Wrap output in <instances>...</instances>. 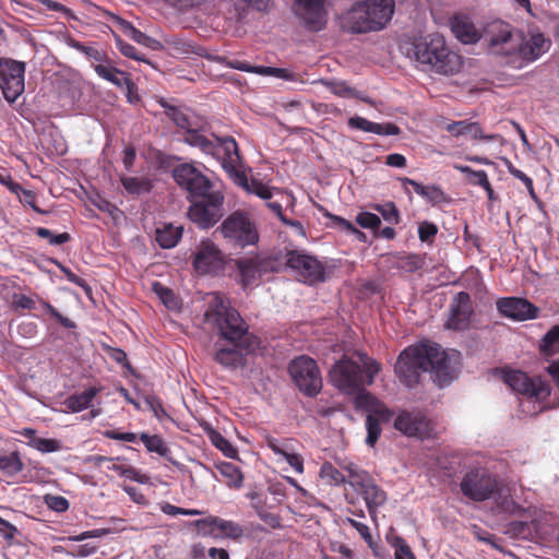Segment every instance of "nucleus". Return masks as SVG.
<instances>
[{
	"label": "nucleus",
	"mask_w": 559,
	"mask_h": 559,
	"mask_svg": "<svg viewBox=\"0 0 559 559\" xmlns=\"http://www.w3.org/2000/svg\"><path fill=\"white\" fill-rule=\"evenodd\" d=\"M455 169L466 175L467 181L471 185L476 186L479 180H481V177L486 174L484 170H473L468 166L463 165H456L454 166Z\"/></svg>",
	"instance_id": "obj_58"
},
{
	"label": "nucleus",
	"mask_w": 559,
	"mask_h": 559,
	"mask_svg": "<svg viewBox=\"0 0 559 559\" xmlns=\"http://www.w3.org/2000/svg\"><path fill=\"white\" fill-rule=\"evenodd\" d=\"M204 321L231 344V346L216 350L214 356L216 362L228 369L243 367L246 355L258 348L259 341L248 331V325L239 312L231 308L222 296L211 294Z\"/></svg>",
	"instance_id": "obj_1"
},
{
	"label": "nucleus",
	"mask_w": 559,
	"mask_h": 559,
	"mask_svg": "<svg viewBox=\"0 0 559 559\" xmlns=\"http://www.w3.org/2000/svg\"><path fill=\"white\" fill-rule=\"evenodd\" d=\"M12 304L16 309H33L35 306V301L25 295H14Z\"/></svg>",
	"instance_id": "obj_64"
},
{
	"label": "nucleus",
	"mask_w": 559,
	"mask_h": 559,
	"mask_svg": "<svg viewBox=\"0 0 559 559\" xmlns=\"http://www.w3.org/2000/svg\"><path fill=\"white\" fill-rule=\"evenodd\" d=\"M154 292L158 295L167 308L175 309L177 307V298L169 288L164 287L159 283H155Z\"/></svg>",
	"instance_id": "obj_52"
},
{
	"label": "nucleus",
	"mask_w": 559,
	"mask_h": 559,
	"mask_svg": "<svg viewBox=\"0 0 559 559\" xmlns=\"http://www.w3.org/2000/svg\"><path fill=\"white\" fill-rule=\"evenodd\" d=\"M223 477L226 478V484L231 488H240L243 481V475L238 466L230 462H222L216 465Z\"/></svg>",
	"instance_id": "obj_33"
},
{
	"label": "nucleus",
	"mask_w": 559,
	"mask_h": 559,
	"mask_svg": "<svg viewBox=\"0 0 559 559\" xmlns=\"http://www.w3.org/2000/svg\"><path fill=\"white\" fill-rule=\"evenodd\" d=\"M110 532H111L110 528H99V530L86 531V532L81 533L80 535L71 536V537H69V539L73 540V542H82V540H85L88 538H96V537H102V536L108 535V534H110Z\"/></svg>",
	"instance_id": "obj_61"
},
{
	"label": "nucleus",
	"mask_w": 559,
	"mask_h": 559,
	"mask_svg": "<svg viewBox=\"0 0 559 559\" xmlns=\"http://www.w3.org/2000/svg\"><path fill=\"white\" fill-rule=\"evenodd\" d=\"M25 64L12 59L0 58V90L9 103L24 92Z\"/></svg>",
	"instance_id": "obj_13"
},
{
	"label": "nucleus",
	"mask_w": 559,
	"mask_h": 559,
	"mask_svg": "<svg viewBox=\"0 0 559 559\" xmlns=\"http://www.w3.org/2000/svg\"><path fill=\"white\" fill-rule=\"evenodd\" d=\"M219 228L224 238L235 247L245 248L255 245L259 240L255 225L246 214L240 212L229 215Z\"/></svg>",
	"instance_id": "obj_10"
},
{
	"label": "nucleus",
	"mask_w": 559,
	"mask_h": 559,
	"mask_svg": "<svg viewBox=\"0 0 559 559\" xmlns=\"http://www.w3.org/2000/svg\"><path fill=\"white\" fill-rule=\"evenodd\" d=\"M483 38L490 53L515 57V48L521 43V31L504 21L495 20L484 27Z\"/></svg>",
	"instance_id": "obj_7"
},
{
	"label": "nucleus",
	"mask_w": 559,
	"mask_h": 559,
	"mask_svg": "<svg viewBox=\"0 0 559 559\" xmlns=\"http://www.w3.org/2000/svg\"><path fill=\"white\" fill-rule=\"evenodd\" d=\"M248 498L251 500V507L258 512V507L264 510H271L282 503V498L270 496L266 492H249Z\"/></svg>",
	"instance_id": "obj_35"
},
{
	"label": "nucleus",
	"mask_w": 559,
	"mask_h": 559,
	"mask_svg": "<svg viewBox=\"0 0 559 559\" xmlns=\"http://www.w3.org/2000/svg\"><path fill=\"white\" fill-rule=\"evenodd\" d=\"M352 394L355 395V405L357 408H365L369 411L370 414L377 415L383 420L389 419L391 415L390 411L371 393L366 391L365 388Z\"/></svg>",
	"instance_id": "obj_26"
},
{
	"label": "nucleus",
	"mask_w": 559,
	"mask_h": 559,
	"mask_svg": "<svg viewBox=\"0 0 559 559\" xmlns=\"http://www.w3.org/2000/svg\"><path fill=\"white\" fill-rule=\"evenodd\" d=\"M120 182L124 190L130 194L148 193L153 188V182L148 177H128L122 176Z\"/></svg>",
	"instance_id": "obj_31"
},
{
	"label": "nucleus",
	"mask_w": 559,
	"mask_h": 559,
	"mask_svg": "<svg viewBox=\"0 0 559 559\" xmlns=\"http://www.w3.org/2000/svg\"><path fill=\"white\" fill-rule=\"evenodd\" d=\"M320 477L328 480L330 485H343L348 484L347 478L330 462L322 464L320 468Z\"/></svg>",
	"instance_id": "obj_44"
},
{
	"label": "nucleus",
	"mask_w": 559,
	"mask_h": 559,
	"mask_svg": "<svg viewBox=\"0 0 559 559\" xmlns=\"http://www.w3.org/2000/svg\"><path fill=\"white\" fill-rule=\"evenodd\" d=\"M70 46L72 48L83 52L88 58H91L95 61L102 62V61L106 60V55L93 46H85L84 44L76 41V40H71Z\"/></svg>",
	"instance_id": "obj_50"
},
{
	"label": "nucleus",
	"mask_w": 559,
	"mask_h": 559,
	"mask_svg": "<svg viewBox=\"0 0 559 559\" xmlns=\"http://www.w3.org/2000/svg\"><path fill=\"white\" fill-rule=\"evenodd\" d=\"M402 181L404 185H411L417 194L421 195L423 198H426L428 201L440 202L443 198V192L439 187L423 186L419 182L409 178H404L402 179Z\"/></svg>",
	"instance_id": "obj_34"
},
{
	"label": "nucleus",
	"mask_w": 559,
	"mask_h": 559,
	"mask_svg": "<svg viewBox=\"0 0 559 559\" xmlns=\"http://www.w3.org/2000/svg\"><path fill=\"white\" fill-rule=\"evenodd\" d=\"M343 522L350 524L359 533V535L368 544V546L373 549V539L370 534L369 527L366 524L358 522L352 518H346L343 520Z\"/></svg>",
	"instance_id": "obj_56"
},
{
	"label": "nucleus",
	"mask_w": 559,
	"mask_h": 559,
	"mask_svg": "<svg viewBox=\"0 0 559 559\" xmlns=\"http://www.w3.org/2000/svg\"><path fill=\"white\" fill-rule=\"evenodd\" d=\"M35 233L38 237L48 239L49 243L53 246L63 245L71 239V236L68 233L53 235L49 229L44 227H37Z\"/></svg>",
	"instance_id": "obj_48"
},
{
	"label": "nucleus",
	"mask_w": 559,
	"mask_h": 559,
	"mask_svg": "<svg viewBox=\"0 0 559 559\" xmlns=\"http://www.w3.org/2000/svg\"><path fill=\"white\" fill-rule=\"evenodd\" d=\"M44 500L46 506L56 512H64L69 509V501L62 496L46 495Z\"/></svg>",
	"instance_id": "obj_54"
},
{
	"label": "nucleus",
	"mask_w": 559,
	"mask_h": 559,
	"mask_svg": "<svg viewBox=\"0 0 559 559\" xmlns=\"http://www.w3.org/2000/svg\"><path fill=\"white\" fill-rule=\"evenodd\" d=\"M465 497L474 501L492 498L499 490L497 478L484 468H474L466 473L461 481Z\"/></svg>",
	"instance_id": "obj_11"
},
{
	"label": "nucleus",
	"mask_w": 559,
	"mask_h": 559,
	"mask_svg": "<svg viewBox=\"0 0 559 559\" xmlns=\"http://www.w3.org/2000/svg\"><path fill=\"white\" fill-rule=\"evenodd\" d=\"M95 72L104 80L112 83L117 87L123 88L127 87L128 91L131 90L133 86L132 81L127 75L126 72L110 66V64H104L98 63L94 66Z\"/></svg>",
	"instance_id": "obj_27"
},
{
	"label": "nucleus",
	"mask_w": 559,
	"mask_h": 559,
	"mask_svg": "<svg viewBox=\"0 0 559 559\" xmlns=\"http://www.w3.org/2000/svg\"><path fill=\"white\" fill-rule=\"evenodd\" d=\"M328 0H294L293 10L302 26L310 32L323 29L328 22Z\"/></svg>",
	"instance_id": "obj_14"
},
{
	"label": "nucleus",
	"mask_w": 559,
	"mask_h": 559,
	"mask_svg": "<svg viewBox=\"0 0 559 559\" xmlns=\"http://www.w3.org/2000/svg\"><path fill=\"white\" fill-rule=\"evenodd\" d=\"M451 31L463 44H475L483 38V32L475 26L468 16L463 14L453 16Z\"/></svg>",
	"instance_id": "obj_24"
},
{
	"label": "nucleus",
	"mask_w": 559,
	"mask_h": 559,
	"mask_svg": "<svg viewBox=\"0 0 559 559\" xmlns=\"http://www.w3.org/2000/svg\"><path fill=\"white\" fill-rule=\"evenodd\" d=\"M211 440L227 457L235 459L237 456V450L221 433L213 432Z\"/></svg>",
	"instance_id": "obj_49"
},
{
	"label": "nucleus",
	"mask_w": 559,
	"mask_h": 559,
	"mask_svg": "<svg viewBox=\"0 0 559 559\" xmlns=\"http://www.w3.org/2000/svg\"><path fill=\"white\" fill-rule=\"evenodd\" d=\"M356 222L362 228L377 229L381 225V219L378 215L369 212H361L357 215Z\"/></svg>",
	"instance_id": "obj_55"
},
{
	"label": "nucleus",
	"mask_w": 559,
	"mask_h": 559,
	"mask_svg": "<svg viewBox=\"0 0 559 559\" xmlns=\"http://www.w3.org/2000/svg\"><path fill=\"white\" fill-rule=\"evenodd\" d=\"M438 233V228L435 224L424 222L418 227V236L421 241H428Z\"/></svg>",
	"instance_id": "obj_62"
},
{
	"label": "nucleus",
	"mask_w": 559,
	"mask_h": 559,
	"mask_svg": "<svg viewBox=\"0 0 559 559\" xmlns=\"http://www.w3.org/2000/svg\"><path fill=\"white\" fill-rule=\"evenodd\" d=\"M499 312L510 319L524 321L534 319L538 309L528 300L518 297L501 298L497 301Z\"/></svg>",
	"instance_id": "obj_21"
},
{
	"label": "nucleus",
	"mask_w": 559,
	"mask_h": 559,
	"mask_svg": "<svg viewBox=\"0 0 559 559\" xmlns=\"http://www.w3.org/2000/svg\"><path fill=\"white\" fill-rule=\"evenodd\" d=\"M550 45V39L539 32L528 33L527 35L521 32V43L515 48V56L526 62H533L548 51Z\"/></svg>",
	"instance_id": "obj_18"
},
{
	"label": "nucleus",
	"mask_w": 559,
	"mask_h": 559,
	"mask_svg": "<svg viewBox=\"0 0 559 559\" xmlns=\"http://www.w3.org/2000/svg\"><path fill=\"white\" fill-rule=\"evenodd\" d=\"M504 382L515 392L544 399L549 395L548 386L542 381H534L526 373L518 370L503 371Z\"/></svg>",
	"instance_id": "obj_16"
},
{
	"label": "nucleus",
	"mask_w": 559,
	"mask_h": 559,
	"mask_svg": "<svg viewBox=\"0 0 559 559\" xmlns=\"http://www.w3.org/2000/svg\"><path fill=\"white\" fill-rule=\"evenodd\" d=\"M119 24L121 31L135 43L143 45L152 50H159L162 48V44L158 40L142 33L130 22L120 19Z\"/></svg>",
	"instance_id": "obj_29"
},
{
	"label": "nucleus",
	"mask_w": 559,
	"mask_h": 559,
	"mask_svg": "<svg viewBox=\"0 0 559 559\" xmlns=\"http://www.w3.org/2000/svg\"><path fill=\"white\" fill-rule=\"evenodd\" d=\"M540 352L545 355H554L559 349V324L551 328L542 338Z\"/></svg>",
	"instance_id": "obj_42"
},
{
	"label": "nucleus",
	"mask_w": 559,
	"mask_h": 559,
	"mask_svg": "<svg viewBox=\"0 0 559 559\" xmlns=\"http://www.w3.org/2000/svg\"><path fill=\"white\" fill-rule=\"evenodd\" d=\"M472 312L469 295L465 292L457 293L450 306V316L444 324L445 328L450 330H465L469 324Z\"/></svg>",
	"instance_id": "obj_20"
},
{
	"label": "nucleus",
	"mask_w": 559,
	"mask_h": 559,
	"mask_svg": "<svg viewBox=\"0 0 559 559\" xmlns=\"http://www.w3.org/2000/svg\"><path fill=\"white\" fill-rule=\"evenodd\" d=\"M288 372L296 386L307 396H316L322 389V377L314 359L299 356L290 361Z\"/></svg>",
	"instance_id": "obj_8"
},
{
	"label": "nucleus",
	"mask_w": 559,
	"mask_h": 559,
	"mask_svg": "<svg viewBox=\"0 0 559 559\" xmlns=\"http://www.w3.org/2000/svg\"><path fill=\"white\" fill-rule=\"evenodd\" d=\"M447 131L454 136L467 135L472 139L492 140L495 135H484L480 126L477 122H468L466 120L455 121L447 124Z\"/></svg>",
	"instance_id": "obj_28"
},
{
	"label": "nucleus",
	"mask_w": 559,
	"mask_h": 559,
	"mask_svg": "<svg viewBox=\"0 0 559 559\" xmlns=\"http://www.w3.org/2000/svg\"><path fill=\"white\" fill-rule=\"evenodd\" d=\"M117 45H118L120 52L124 57L146 62V60L144 58H142L140 55H138L136 49L132 45L123 41L120 38L117 39Z\"/></svg>",
	"instance_id": "obj_60"
},
{
	"label": "nucleus",
	"mask_w": 559,
	"mask_h": 559,
	"mask_svg": "<svg viewBox=\"0 0 559 559\" xmlns=\"http://www.w3.org/2000/svg\"><path fill=\"white\" fill-rule=\"evenodd\" d=\"M109 469L117 472L119 475L127 477L129 479H133L138 483H145L146 477L144 475H141L135 468L131 466H123L118 464H112L108 467Z\"/></svg>",
	"instance_id": "obj_51"
},
{
	"label": "nucleus",
	"mask_w": 559,
	"mask_h": 559,
	"mask_svg": "<svg viewBox=\"0 0 559 559\" xmlns=\"http://www.w3.org/2000/svg\"><path fill=\"white\" fill-rule=\"evenodd\" d=\"M182 235L181 226H174L173 224L165 225L156 229V241L164 249L174 248Z\"/></svg>",
	"instance_id": "obj_30"
},
{
	"label": "nucleus",
	"mask_w": 559,
	"mask_h": 559,
	"mask_svg": "<svg viewBox=\"0 0 559 559\" xmlns=\"http://www.w3.org/2000/svg\"><path fill=\"white\" fill-rule=\"evenodd\" d=\"M394 427L408 437L426 438L430 432L429 420L419 413L402 412L394 420Z\"/></svg>",
	"instance_id": "obj_22"
},
{
	"label": "nucleus",
	"mask_w": 559,
	"mask_h": 559,
	"mask_svg": "<svg viewBox=\"0 0 559 559\" xmlns=\"http://www.w3.org/2000/svg\"><path fill=\"white\" fill-rule=\"evenodd\" d=\"M379 416L369 414L366 419V428H367V438L366 443L370 447H373L379 439L381 433L380 425H379Z\"/></svg>",
	"instance_id": "obj_45"
},
{
	"label": "nucleus",
	"mask_w": 559,
	"mask_h": 559,
	"mask_svg": "<svg viewBox=\"0 0 559 559\" xmlns=\"http://www.w3.org/2000/svg\"><path fill=\"white\" fill-rule=\"evenodd\" d=\"M236 179L239 185L245 187L249 192L257 194L263 200H269L272 198V191L271 189L258 180H251V182H248L247 177L245 174L236 173Z\"/></svg>",
	"instance_id": "obj_37"
},
{
	"label": "nucleus",
	"mask_w": 559,
	"mask_h": 559,
	"mask_svg": "<svg viewBox=\"0 0 559 559\" xmlns=\"http://www.w3.org/2000/svg\"><path fill=\"white\" fill-rule=\"evenodd\" d=\"M197 528L205 534H211L213 528H218L226 537L238 539L243 535L242 527L233 522L217 516H209L194 522Z\"/></svg>",
	"instance_id": "obj_23"
},
{
	"label": "nucleus",
	"mask_w": 559,
	"mask_h": 559,
	"mask_svg": "<svg viewBox=\"0 0 559 559\" xmlns=\"http://www.w3.org/2000/svg\"><path fill=\"white\" fill-rule=\"evenodd\" d=\"M176 183L188 193L189 218L200 228L214 226L224 215V195L197 166L182 163L173 169Z\"/></svg>",
	"instance_id": "obj_2"
},
{
	"label": "nucleus",
	"mask_w": 559,
	"mask_h": 559,
	"mask_svg": "<svg viewBox=\"0 0 559 559\" xmlns=\"http://www.w3.org/2000/svg\"><path fill=\"white\" fill-rule=\"evenodd\" d=\"M393 13V0L359 1L340 17V25L349 33L377 32L386 25Z\"/></svg>",
	"instance_id": "obj_5"
},
{
	"label": "nucleus",
	"mask_w": 559,
	"mask_h": 559,
	"mask_svg": "<svg viewBox=\"0 0 559 559\" xmlns=\"http://www.w3.org/2000/svg\"><path fill=\"white\" fill-rule=\"evenodd\" d=\"M258 516L270 527L277 528L281 526V519L277 514L269 512V510L258 507Z\"/></svg>",
	"instance_id": "obj_59"
},
{
	"label": "nucleus",
	"mask_w": 559,
	"mask_h": 559,
	"mask_svg": "<svg viewBox=\"0 0 559 559\" xmlns=\"http://www.w3.org/2000/svg\"><path fill=\"white\" fill-rule=\"evenodd\" d=\"M347 123L352 129L379 135H397L401 133V129L394 123H377L360 116L350 117Z\"/></svg>",
	"instance_id": "obj_25"
},
{
	"label": "nucleus",
	"mask_w": 559,
	"mask_h": 559,
	"mask_svg": "<svg viewBox=\"0 0 559 559\" xmlns=\"http://www.w3.org/2000/svg\"><path fill=\"white\" fill-rule=\"evenodd\" d=\"M373 209L379 212L383 219L390 224H399L400 214L399 210L393 202H386L384 204H376Z\"/></svg>",
	"instance_id": "obj_47"
},
{
	"label": "nucleus",
	"mask_w": 559,
	"mask_h": 559,
	"mask_svg": "<svg viewBox=\"0 0 559 559\" xmlns=\"http://www.w3.org/2000/svg\"><path fill=\"white\" fill-rule=\"evenodd\" d=\"M33 445L36 450L43 453H50L59 451L61 445L60 442L56 439H45V438H35L33 440Z\"/></svg>",
	"instance_id": "obj_53"
},
{
	"label": "nucleus",
	"mask_w": 559,
	"mask_h": 559,
	"mask_svg": "<svg viewBox=\"0 0 559 559\" xmlns=\"http://www.w3.org/2000/svg\"><path fill=\"white\" fill-rule=\"evenodd\" d=\"M355 357L356 359L342 357L329 372L331 383L346 394L355 393L372 384L376 374L381 369L380 364L365 353L357 352Z\"/></svg>",
	"instance_id": "obj_4"
},
{
	"label": "nucleus",
	"mask_w": 559,
	"mask_h": 559,
	"mask_svg": "<svg viewBox=\"0 0 559 559\" xmlns=\"http://www.w3.org/2000/svg\"><path fill=\"white\" fill-rule=\"evenodd\" d=\"M235 263L243 287L255 284L262 275L277 270L275 260L262 255L237 259Z\"/></svg>",
	"instance_id": "obj_15"
},
{
	"label": "nucleus",
	"mask_w": 559,
	"mask_h": 559,
	"mask_svg": "<svg viewBox=\"0 0 559 559\" xmlns=\"http://www.w3.org/2000/svg\"><path fill=\"white\" fill-rule=\"evenodd\" d=\"M336 464L338 467L348 473L349 479H347L348 485L354 487L356 481H360L366 477L369 473L365 469L358 467L354 462L348 459H336Z\"/></svg>",
	"instance_id": "obj_39"
},
{
	"label": "nucleus",
	"mask_w": 559,
	"mask_h": 559,
	"mask_svg": "<svg viewBox=\"0 0 559 559\" xmlns=\"http://www.w3.org/2000/svg\"><path fill=\"white\" fill-rule=\"evenodd\" d=\"M427 344H417L406 347L394 365V371L400 382L407 388L419 383L420 376L427 371Z\"/></svg>",
	"instance_id": "obj_6"
},
{
	"label": "nucleus",
	"mask_w": 559,
	"mask_h": 559,
	"mask_svg": "<svg viewBox=\"0 0 559 559\" xmlns=\"http://www.w3.org/2000/svg\"><path fill=\"white\" fill-rule=\"evenodd\" d=\"M140 439L150 452H155L164 457H168V454H170V450L159 436H150L143 432Z\"/></svg>",
	"instance_id": "obj_40"
},
{
	"label": "nucleus",
	"mask_w": 559,
	"mask_h": 559,
	"mask_svg": "<svg viewBox=\"0 0 559 559\" xmlns=\"http://www.w3.org/2000/svg\"><path fill=\"white\" fill-rule=\"evenodd\" d=\"M23 468L24 464L17 452H11L10 454L0 453V471L9 476H14Z\"/></svg>",
	"instance_id": "obj_38"
},
{
	"label": "nucleus",
	"mask_w": 559,
	"mask_h": 559,
	"mask_svg": "<svg viewBox=\"0 0 559 559\" xmlns=\"http://www.w3.org/2000/svg\"><path fill=\"white\" fill-rule=\"evenodd\" d=\"M185 141L192 146L199 147L206 154L216 155L217 145L195 130H188Z\"/></svg>",
	"instance_id": "obj_36"
},
{
	"label": "nucleus",
	"mask_w": 559,
	"mask_h": 559,
	"mask_svg": "<svg viewBox=\"0 0 559 559\" xmlns=\"http://www.w3.org/2000/svg\"><path fill=\"white\" fill-rule=\"evenodd\" d=\"M44 309H46L55 319L58 320V322L67 328V329H74L76 325L75 323L70 320L69 318L63 317L55 307H52L50 304L44 301L43 302Z\"/></svg>",
	"instance_id": "obj_57"
},
{
	"label": "nucleus",
	"mask_w": 559,
	"mask_h": 559,
	"mask_svg": "<svg viewBox=\"0 0 559 559\" xmlns=\"http://www.w3.org/2000/svg\"><path fill=\"white\" fill-rule=\"evenodd\" d=\"M352 488L362 497L370 516L376 519L378 509L388 499L385 491L376 484L370 474L364 477L362 480L356 481V485Z\"/></svg>",
	"instance_id": "obj_19"
},
{
	"label": "nucleus",
	"mask_w": 559,
	"mask_h": 559,
	"mask_svg": "<svg viewBox=\"0 0 559 559\" xmlns=\"http://www.w3.org/2000/svg\"><path fill=\"white\" fill-rule=\"evenodd\" d=\"M162 107L165 109L167 117L179 128L185 129L187 132L190 129L189 118L179 108L169 105L166 100L162 99Z\"/></svg>",
	"instance_id": "obj_41"
},
{
	"label": "nucleus",
	"mask_w": 559,
	"mask_h": 559,
	"mask_svg": "<svg viewBox=\"0 0 559 559\" xmlns=\"http://www.w3.org/2000/svg\"><path fill=\"white\" fill-rule=\"evenodd\" d=\"M219 145L224 148L225 154L231 159L233 154L238 157V145L233 138L217 139Z\"/></svg>",
	"instance_id": "obj_63"
},
{
	"label": "nucleus",
	"mask_w": 559,
	"mask_h": 559,
	"mask_svg": "<svg viewBox=\"0 0 559 559\" xmlns=\"http://www.w3.org/2000/svg\"><path fill=\"white\" fill-rule=\"evenodd\" d=\"M98 390L96 388H88L79 394L69 396L66 400V405L72 412H81L90 407L92 401L96 396Z\"/></svg>",
	"instance_id": "obj_32"
},
{
	"label": "nucleus",
	"mask_w": 559,
	"mask_h": 559,
	"mask_svg": "<svg viewBox=\"0 0 559 559\" xmlns=\"http://www.w3.org/2000/svg\"><path fill=\"white\" fill-rule=\"evenodd\" d=\"M286 263L308 284L324 282L328 273L331 272L330 267L325 266L316 257L299 250L288 251Z\"/></svg>",
	"instance_id": "obj_12"
},
{
	"label": "nucleus",
	"mask_w": 559,
	"mask_h": 559,
	"mask_svg": "<svg viewBox=\"0 0 559 559\" xmlns=\"http://www.w3.org/2000/svg\"><path fill=\"white\" fill-rule=\"evenodd\" d=\"M428 360L427 371L433 376L439 386H445L456 377L459 370V355L447 353L436 343H427Z\"/></svg>",
	"instance_id": "obj_9"
},
{
	"label": "nucleus",
	"mask_w": 559,
	"mask_h": 559,
	"mask_svg": "<svg viewBox=\"0 0 559 559\" xmlns=\"http://www.w3.org/2000/svg\"><path fill=\"white\" fill-rule=\"evenodd\" d=\"M407 56L424 67V70L443 75L457 73L462 67L461 57L451 51L440 35L414 39L406 50Z\"/></svg>",
	"instance_id": "obj_3"
},
{
	"label": "nucleus",
	"mask_w": 559,
	"mask_h": 559,
	"mask_svg": "<svg viewBox=\"0 0 559 559\" xmlns=\"http://www.w3.org/2000/svg\"><path fill=\"white\" fill-rule=\"evenodd\" d=\"M229 67L245 72H253L260 74H274L276 76H284L285 70L271 67H251L242 61L235 60L229 62Z\"/></svg>",
	"instance_id": "obj_43"
},
{
	"label": "nucleus",
	"mask_w": 559,
	"mask_h": 559,
	"mask_svg": "<svg viewBox=\"0 0 559 559\" xmlns=\"http://www.w3.org/2000/svg\"><path fill=\"white\" fill-rule=\"evenodd\" d=\"M388 542L394 548V557H407V559H416L411 547L407 545L405 539L400 536H386Z\"/></svg>",
	"instance_id": "obj_46"
},
{
	"label": "nucleus",
	"mask_w": 559,
	"mask_h": 559,
	"mask_svg": "<svg viewBox=\"0 0 559 559\" xmlns=\"http://www.w3.org/2000/svg\"><path fill=\"white\" fill-rule=\"evenodd\" d=\"M224 263L222 251L211 240H203L197 248L193 265L199 273L218 272Z\"/></svg>",
	"instance_id": "obj_17"
}]
</instances>
